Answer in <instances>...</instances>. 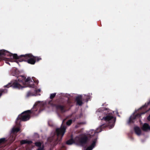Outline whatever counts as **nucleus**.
<instances>
[{"label":"nucleus","mask_w":150,"mask_h":150,"mask_svg":"<svg viewBox=\"0 0 150 150\" xmlns=\"http://www.w3.org/2000/svg\"><path fill=\"white\" fill-rule=\"evenodd\" d=\"M103 110L105 111H108L107 113L106 112H104L106 116L105 117H103L102 119V120H104L106 122L107 124H103L101 125L99 128H97L96 130H92L91 132H90L91 134L90 135L91 137H95L93 141L92 144L90 146L87 148L86 150H92L95 146L98 138V133L101 132L103 128L109 127V128L110 129L114 126L116 118L113 116L114 112L109 111L108 109L106 108H104Z\"/></svg>","instance_id":"f257e3e1"},{"label":"nucleus","mask_w":150,"mask_h":150,"mask_svg":"<svg viewBox=\"0 0 150 150\" xmlns=\"http://www.w3.org/2000/svg\"><path fill=\"white\" fill-rule=\"evenodd\" d=\"M65 120V119L63 120L61 127L57 128L55 132L51 134L50 137L48 138V141L52 143L54 146L56 145L58 143L60 144L61 142L66 128V127L65 125H63V123Z\"/></svg>","instance_id":"f03ea898"},{"label":"nucleus","mask_w":150,"mask_h":150,"mask_svg":"<svg viewBox=\"0 0 150 150\" xmlns=\"http://www.w3.org/2000/svg\"><path fill=\"white\" fill-rule=\"evenodd\" d=\"M48 104L62 112L69 110L71 106V101H64L61 99H57L54 101L51 100L48 102Z\"/></svg>","instance_id":"7ed1b4c3"},{"label":"nucleus","mask_w":150,"mask_h":150,"mask_svg":"<svg viewBox=\"0 0 150 150\" xmlns=\"http://www.w3.org/2000/svg\"><path fill=\"white\" fill-rule=\"evenodd\" d=\"M150 101L147 103H145L144 105L142 106L139 109V110H142L143 111H144L139 113H137L135 115H133L132 116H131L129 118V119L128 121V124L134 123V120L137 118H140L141 117L142 115L144 114L147 112L149 110H150V109L148 110H146V108L148 107V105L150 104Z\"/></svg>","instance_id":"20e7f679"},{"label":"nucleus","mask_w":150,"mask_h":150,"mask_svg":"<svg viewBox=\"0 0 150 150\" xmlns=\"http://www.w3.org/2000/svg\"><path fill=\"white\" fill-rule=\"evenodd\" d=\"M18 82L21 85L22 84L24 85L26 83H29L28 87L31 88H35V86L34 84V82L30 77H28L26 79V77L24 76H21L19 77L18 79Z\"/></svg>","instance_id":"39448f33"},{"label":"nucleus","mask_w":150,"mask_h":150,"mask_svg":"<svg viewBox=\"0 0 150 150\" xmlns=\"http://www.w3.org/2000/svg\"><path fill=\"white\" fill-rule=\"evenodd\" d=\"M30 110H27L24 111L19 115L17 118L16 123L17 124L20 123L18 121L20 120L21 121H26L29 120L30 117Z\"/></svg>","instance_id":"423d86ee"},{"label":"nucleus","mask_w":150,"mask_h":150,"mask_svg":"<svg viewBox=\"0 0 150 150\" xmlns=\"http://www.w3.org/2000/svg\"><path fill=\"white\" fill-rule=\"evenodd\" d=\"M45 106V104L38 101L34 105L33 107L32 108L31 112H29L32 114L33 115L35 116L37 115L40 111V108L42 107L44 108Z\"/></svg>","instance_id":"0eeeda50"},{"label":"nucleus","mask_w":150,"mask_h":150,"mask_svg":"<svg viewBox=\"0 0 150 150\" xmlns=\"http://www.w3.org/2000/svg\"><path fill=\"white\" fill-rule=\"evenodd\" d=\"M76 143L79 145L83 146L86 144L88 142V138L86 135L79 137L76 136L75 137Z\"/></svg>","instance_id":"6e6552de"},{"label":"nucleus","mask_w":150,"mask_h":150,"mask_svg":"<svg viewBox=\"0 0 150 150\" xmlns=\"http://www.w3.org/2000/svg\"><path fill=\"white\" fill-rule=\"evenodd\" d=\"M21 56L23 57V61L27 62L28 63L31 64H34L35 63L34 56L31 54L21 55Z\"/></svg>","instance_id":"1a4fd4ad"},{"label":"nucleus","mask_w":150,"mask_h":150,"mask_svg":"<svg viewBox=\"0 0 150 150\" xmlns=\"http://www.w3.org/2000/svg\"><path fill=\"white\" fill-rule=\"evenodd\" d=\"M1 51H4L5 52H7L9 54H7V55L5 54H2L1 56H10L11 57V56H13V59H18V60L20 62H22L23 61V56H21V55L20 56H18L17 54H13L12 53H11L10 52H9L6 50H1Z\"/></svg>","instance_id":"9d476101"},{"label":"nucleus","mask_w":150,"mask_h":150,"mask_svg":"<svg viewBox=\"0 0 150 150\" xmlns=\"http://www.w3.org/2000/svg\"><path fill=\"white\" fill-rule=\"evenodd\" d=\"M17 80L14 82L12 84L11 83H9L7 85L4 86L5 88H8L10 87H12L13 88L16 89H20L23 87L17 81Z\"/></svg>","instance_id":"9b49d317"},{"label":"nucleus","mask_w":150,"mask_h":150,"mask_svg":"<svg viewBox=\"0 0 150 150\" xmlns=\"http://www.w3.org/2000/svg\"><path fill=\"white\" fill-rule=\"evenodd\" d=\"M82 96L81 95L78 96L76 97L75 100L77 105L79 106H81L82 105L83 102L82 101Z\"/></svg>","instance_id":"f8f14e48"},{"label":"nucleus","mask_w":150,"mask_h":150,"mask_svg":"<svg viewBox=\"0 0 150 150\" xmlns=\"http://www.w3.org/2000/svg\"><path fill=\"white\" fill-rule=\"evenodd\" d=\"M142 129L143 131H146L148 130H150V126L147 123H145L143 125Z\"/></svg>","instance_id":"ddd939ff"},{"label":"nucleus","mask_w":150,"mask_h":150,"mask_svg":"<svg viewBox=\"0 0 150 150\" xmlns=\"http://www.w3.org/2000/svg\"><path fill=\"white\" fill-rule=\"evenodd\" d=\"M134 130L135 133L138 135H140L141 133V131L139 127H135L134 128Z\"/></svg>","instance_id":"4468645a"},{"label":"nucleus","mask_w":150,"mask_h":150,"mask_svg":"<svg viewBox=\"0 0 150 150\" xmlns=\"http://www.w3.org/2000/svg\"><path fill=\"white\" fill-rule=\"evenodd\" d=\"M76 143V141L75 140V138L74 139L71 138L70 139L68 140L66 142V144L68 145H71L73 143Z\"/></svg>","instance_id":"2eb2a0df"},{"label":"nucleus","mask_w":150,"mask_h":150,"mask_svg":"<svg viewBox=\"0 0 150 150\" xmlns=\"http://www.w3.org/2000/svg\"><path fill=\"white\" fill-rule=\"evenodd\" d=\"M33 142L31 141L28 140L27 139L25 140H22L21 141V144H30L32 143Z\"/></svg>","instance_id":"dca6fc26"},{"label":"nucleus","mask_w":150,"mask_h":150,"mask_svg":"<svg viewBox=\"0 0 150 150\" xmlns=\"http://www.w3.org/2000/svg\"><path fill=\"white\" fill-rule=\"evenodd\" d=\"M8 90L6 89H0V98L3 94H6L7 93Z\"/></svg>","instance_id":"f3484780"},{"label":"nucleus","mask_w":150,"mask_h":150,"mask_svg":"<svg viewBox=\"0 0 150 150\" xmlns=\"http://www.w3.org/2000/svg\"><path fill=\"white\" fill-rule=\"evenodd\" d=\"M20 129L19 128H13L11 132L13 133H14L15 132H17L19 131Z\"/></svg>","instance_id":"a211bd4d"},{"label":"nucleus","mask_w":150,"mask_h":150,"mask_svg":"<svg viewBox=\"0 0 150 150\" xmlns=\"http://www.w3.org/2000/svg\"><path fill=\"white\" fill-rule=\"evenodd\" d=\"M34 94L32 93L31 91H28L27 93L26 96L27 97H29L31 96H33L34 95Z\"/></svg>","instance_id":"6ab92c4d"},{"label":"nucleus","mask_w":150,"mask_h":150,"mask_svg":"<svg viewBox=\"0 0 150 150\" xmlns=\"http://www.w3.org/2000/svg\"><path fill=\"white\" fill-rule=\"evenodd\" d=\"M35 144L36 146H38L39 148L42 147V143L40 142H36L35 143Z\"/></svg>","instance_id":"aec40b11"},{"label":"nucleus","mask_w":150,"mask_h":150,"mask_svg":"<svg viewBox=\"0 0 150 150\" xmlns=\"http://www.w3.org/2000/svg\"><path fill=\"white\" fill-rule=\"evenodd\" d=\"M9 54L8 53L5 52L4 51H0V56L2 54Z\"/></svg>","instance_id":"412c9836"},{"label":"nucleus","mask_w":150,"mask_h":150,"mask_svg":"<svg viewBox=\"0 0 150 150\" xmlns=\"http://www.w3.org/2000/svg\"><path fill=\"white\" fill-rule=\"evenodd\" d=\"M33 58H34L35 60L36 61L38 62L40 60H41V58L40 57H38L37 56H34Z\"/></svg>","instance_id":"4be33fe9"},{"label":"nucleus","mask_w":150,"mask_h":150,"mask_svg":"<svg viewBox=\"0 0 150 150\" xmlns=\"http://www.w3.org/2000/svg\"><path fill=\"white\" fill-rule=\"evenodd\" d=\"M72 122V120L71 119L69 120L66 122V125L68 126H69L71 125Z\"/></svg>","instance_id":"5701e85b"},{"label":"nucleus","mask_w":150,"mask_h":150,"mask_svg":"<svg viewBox=\"0 0 150 150\" xmlns=\"http://www.w3.org/2000/svg\"><path fill=\"white\" fill-rule=\"evenodd\" d=\"M6 140L5 138H2L0 139V144L1 143H4Z\"/></svg>","instance_id":"b1692460"},{"label":"nucleus","mask_w":150,"mask_h":150,"mask_svg":"<svg viewBox=\"0 0 150 150\" xmlns=\"http://www.w3.org/2000/svg\"><path fill=\"white\" fill-rule=\"evenodd\" d=\"M56 93H54L51 94L50 95V98L51 99H52L55 96Z\"/></svg>","instance_id":"393cba45"},{"label":"nucleus","mask_w":150,"mask_h":150,"mask_svg":"<svg viewBox=\"0 0 150 150\" xmlns=\"http://www.w3.org/2000/svg\"><path fill=\"white\" fill-rule=\"evenodd\" d=\"M35 91L36 93H37L38 92H39L40 91V89H38L37 90L35 89L34 90Z\"/></svg>","instance_id":"a878e982"},{"label":"nucleus","mask_w":150,"mask_h":150,"mask_svg":"<svg viewBox=\"0 0 150 150\" xmlns=\"http://www.w3.org/2000/svg\"><path fill=\"white\" fill-rule=\"evenodd\" d=\"M36 150H44V146H42V147L39 148Z\"/></svg>","instance_id":"bb28decb"},{"label":"nucleus","mask_w":150,"mask_h":150,"mask_svg":"<svg viewBox=\"0 0 150 150\" xmlns=\"http://www.w3.org/2000/svg\"><path fill=\"white\" fill-rule=\"evenodd\" d=\"M147 120L149 121H150V115H149L148 117H147Z\"/></svg>","instance_id":"cd10ccee"},{"label":"nucleus","mask_w":150,"mask_h":150,"mask_svg":"<svg viewBox=\"0 0 150 150\" xmlns=\"http://www.w3.org/2000/svg\"><path fill=\"white\" fill-rule=\"evenodd\" d=\"M15 137H14L13 136H12V141L13 142V141H14V140H15Z\"/></svg>","instance_id":"c85d7f7f"},{"label":"nucleus","mask_w":150,"mask_h":150,"mask_svg":"<svg viewBox=\"0 0 150 150\" xmlns=\"http://www.w3.org/2000/svg\"><path fill=\"white\" fill-rule=\"evenodd\" d=\"M33 77H32V79H33V81H34V82H35V81H34L35 80H34L33 79Z\"/></svg>","instance_id":"c756f323"},{"label":"nucleus","mask_w":150,"mask_h":150,"mask_svg":"<svg viewBox=\"0 0 150 150\" xmlns=\"http://www.w3.org/2000/svg\"><path fill=\"white\" fill-rule=\"evenodd\" d=\"M6 62L7 64H9V63L8 62Z\"/></svg>","instance_id":"7c9ffc66"},{"label":"nucleus","mask_w":150,"mask_h":150,"mask_svg":"<svg viewBox=\"0 0 150 150\" xmlns=\"http://www.w3.org/2000/svg\"><path fill=\"white\" fill-rule=\"evenodd\" d=\"M36 83L37 84H38V81H36Z\"/></svg>","instance_id":"2f4dec72"}]
</instances>
